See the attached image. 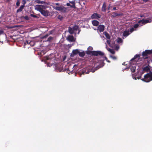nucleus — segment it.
<instances>
[{
  "mask_svg": "<svg viewBox=\"0 0 152 152\" xmlns=\"http://www.w3.org/2000/svg\"><path fill=\"white\" fill-rule=\"evenodd\" d=\"M111 17L115 18L117 16H122L124 15L123 13H116L115 12H111L110 13Z\"/></svg>",
  "mask_w": 152,
  "mask_h": 152,
  "instance_id": "6",
  "label": "nucleus"
},
{
  "mask_svg": "<svg viewBox=\"0 0 152 152\" xmlns=\"http://www.w3.org/2000/svg\"><path fill=\"white\" fill-rule=\"evenodd\" d=\"M108 50L112 54H114L115 53V51L113 49H112L111 48H109L108 49Z\"/></svg>",
  "mask_w": 152,
  "mask_h": 152,
  "instance_id": "28",
  "label": "nucleus"
},
{
  "mask_svg": "<svg viewBox=\"0 0 152 152\" xmlns=\"http://www.w3.org/2000/svg\"><path fill=\"white\" fill-rule=\"evenodd\" d=\"M100 56L103 59L104 58V59L107 62H108V63H110V61L108 60V59L107 57L104 56V55L103 56Z\"/></svg>",
  "mask_w": 152,
  "mask_h": 152,
  "instance_id": "27",
  "label": "nucleus"
},
{
  "mask_svg": "<svg viewBox=\"0 0 152 152\" xmlns=\"http://www.w3.org/2000/svg\"><path fill=\"white\" fill-rule=\"evenodd\" d=\"M53 39V38L51 37H49L47 40V41L50 42Z\"/></svg>",
  "mask_w": 152,
  "mask_h": 152,
  "instance_id": "31",
  "label": "nucleus"
},
{
  "mask_svg": "<svg viewBox=\"0 0 152 152\" xmlns=\"http://www.w3.org/2000/svg\"><path fill=\"white\" fill-rule=\"evenodd\" d=\"M150 50H145L142 53V55L143 57H145L148 55L151 54Z\"/></svg>",
  "mask_w": 152,
  "mask_h": 152,
  "instance_id": "8",
  "label": "nucleus"
},
{
  "mask_svg": "<svg viewBox=\"0 0 152 152\" xmlns=\"http://www.w3.org/2000/svg\"><path fill=\"white\" fill-rule=\"evenodd\" d=\"M56 10L60 11H65V8L64 7H56L55 8Z\"/></svg>",
  "mask_w": 152,
  "mask_h": 152,
  "instance_id": "14",
  "label": "nucleus"
},
{
  "mask_svg": "<svg viewBox=\"0 0 152 152\" xmlns=\"http://www.w3.org/2000/svg\"><path fill=\"white\" fill-rule=\"evenodd\" d=\"M86 53L88 55H90L91 54L94 56H103L104 55V53L100 51H86Z\"/></svg>",
  "mask_w": 152,
  "mask_h": 152,
  "instance_id": "2",
  "label": "nucleus"
},
{
  "mask_svg": "<svg viewBox=\"0 0 152 152\" xmlns=\"http://www.w3.org/2000/svg\"><path fill=\"white\" fill-rule=\"evenodd\" d=\"M7 0V1H9V0Z\"/></svg>",
  "mask_w": 152,
  "mask_h": 152,
  "instance_id": "54",
  "label": "nucleus"
},
{
  "mask_svg": "<svg viewBox=\"0 0 152 152\" xmlns=\"http://www.w3.org/2000/svg\"><path fill=\"white\" fill-rule=\"evenodd\" d=\"M143 1L145 2H146L148 1V0H144Z\"/></svg>",
  "mask_w": 152,
  "mask_h": 152,
  "instance_id": "49",
  "label": "nucleus"
},
{
  "mask_svg": "<svg viewBox=\"0 0 152 152\" xmlns=\"http://www.w3.org/2000/svg\"><path fill=\"white\" fill-rule=\"evenodd\" d=\"M140 54H136L134 56V58H132L131 60L132 61L135 59H136V58H140Z\"/></svg>",
  "mask_w": 152,
  "mask_h": 152,
  "instance_id": "23",
  "label": "nucleus"
},
{
  "mask_svg": "<svg viewBox=\"0 0 152 152\" xmlns=\"http://www.w3.org/2000/svg\"><path fill=\"white\" fill-rule=\"evenodd\" d=\"M117 42L118 43H121L122 42H123L122 40L121 39V38H119V37H118L117 39Z\"/></svg>",
  "mask_w": 152,
  "mask_h": 152,
  "instance_id": "25",
  "label": "nucleus"
},
{
  "mask_svg": "<svg viewBox=\"0 0 152 152\" xmlns=\"http://www.w3.org/2000/svg\"><path fill=\"white\" fill-rule=\"evenodd\" d=\"M110 12V11H109L108 12V13H109V12Z\"/></svg>",
  "mask_w": 152,
  "mask_h": 152,
  "instance_id": "51",
  "label": "nucleus"
},
{
  "mask_svg": "<svg viewBox=\"0 0 152 152\" xmlns=\"http://www.w3.org/2000/svg\"><path fill=\"white\" fill-rule=\"evenodd\" d=\"M55 4L56 5H59V4L58 3H56Z\"/></svg>",
  "mask_w": 152,
  "mask_h": 152,
  "instance_id": "48",
  "label": "nucleus"
},
{
  "mask_svg": "<svg viewBox=\"0 0 152 152\" xmlns=\"http://www.w3.org/2000/svg\"><path fill=\"white\" fill-rule=\"evenodd\" d=\"M20 4V2L18 0L16 3V5L18 7Z\"/></svg>",
  "mask_w": 152,
  "mask_h": 152,
  "instance_id": "38",
  "label": "nucleus"
},
{
  "mask_svg": "<svg viewBox=\"0 0 152 152\" xmlns=\"http://www.w3.org/2000/svg\"><path fill=\"white\" fill-rule=\"evenodd\" d=\"M101 15L97 13H94L91 16V18L92 19H98L100 18Z\"/></svg>",
  "mask_w": 152,
  "mask_h": 152,
  "instance_id": "7",
  "label": "nucleus"
},
{
  "mask_svg": "<svg viewBox=\"0 0 152 152\" xmlns=\"http://www.w3.org/2000/svg\"><path fill=\"white\" fill-rule=\"evenodd\" d=\"M104 29V26L103 25H99L98 27V29L100 32L103 31Z\"/></svg>",
  "mask_w": 152,
  "mask_h": 152,
  "instance_id": "10",
  "label": "nucleus"
},
{
  "mask_svg": "<svg viewBox=\"0 0 152 152\" xmlns=\"http://www.w3.org/2000/svg\"><path fill=\"white\" fill-rule=\"evenodd\" d=\"M151 21L152 20L151 19L148 18L145 20L142 19L141 20H140L138 21V23H141L142 24L144 25L148 23L151 22Z\"/></svg>",
  "mask_w": 152,
  "mask_h": 152,
  "instance_id": "4",
  "label": "nucleus"
},
{
  "mask_svg": "<svg viewBox=\"0 0 152 152\" xmlns=\"http://www.w3.org/2000/svg\"><path fill=\"white\" fill-rule=\"evenodd\" d=\"M92 23L94 26H98L99 23L97 20H93L92 21Z\"/></svg>",
  "mask_w": 152,
  "mask_h": 152,
  "instance_id": "16",
  "label": "nucleus"
},
{
  "mask_svg": "<svg viewBox=\"0 0 152 152\" xmlns=\"http://www.w3.org/2000/svg\"><path fill=\"white\" fill-rule=\"evenodd\" d=\"M26 1L25 0H23L22 1V4H23V5H24L26 4Z\"/></svg>",
  "mask_w": 152,
  "mask_h": 152,
  "instance_id": "36",
  "label": "nucleus"
},
{
  "mask_svg": "<svg viewBox=\"0 0 152 152\" xmlns=\"http://www.w3.org/2000/svg\"><path fill=\"white\" fill-rule=\"evenodd\" d=\"M110 57L111 58H112L114 60H115V59H116V57L115 56H110Z\"/></svg>",
  "mask_w": 152,
  "mask_h": 152,
  "instance_id": "39",
  "label": "nucleus"
},
{
  "mask_svg": "<svg viewBox=\"0 0 152 152\" xmlns=\"http://www.w3.org/2000/svg\"><path fill=\"white\" fill-rule=\"evenodd\" d=\"M107 42L108 44H110V40H107Z\"/></svg>",
  "mask_w": 152,
  "mask_h": 152,
  "instance_id": "44",
  "label": "nucleus"
},
{
  "mask_svg": "<svg viewBox=\"0 0 152 152\" xmlns=\"http://www.w3.org/2000/svg\"><path fill=\"white\" fill-rule=\"evenodd\" d=\"M91 48L92 49H93V48L91 47Z\"/></svg>",
  "mask_w": 152,
  "mask_h": 152,
  "instance_id": "53",
  "label": "nucleus"
},
{
  "mask_svg": "<svg viewBox=\"0 0 152 152\" xmlns=\"http://www.w3.org/2000/svg\"><path fill=\"white\" fill-rule=\"evenodd\" d=\"M134 28L132 27V28H131L130 30V32H131V33H132V32L134 31Z\"/></svg>",
  "mask_w": 152,
  "mask_h": 152,
  "instance_id": "37",
  "label": "nucleus"
},
{
  "mask_svg": "<svg viewBox=\"0 0 152 152\" xmlns=\"http://www.w3.org/2000/svg\"><path fill=\"white\" fill-rule=\"evenodd\" d=\"M79 50L78 49H76L75 50H73L72 51V53L74 55H76L77 54H79Z\"/></svg>",
  "mask_w": 152,
  "mask_h": 152,
  "instance_id": "21",
  "label": "nucleus"
},
{
  "mask_svg": "<svg viewBox=\"0 0 152 152\" xmlns=\"http://www.w3.org/2000/svg\"><path fill=\"white\" fill-rule=\"evenodd\" d=\"M67 39L70 42H73L75 41L73 35H69L67 38Z\"/></svg>",
  "mask_w": 152,
  "mask_h": 152,
  "instance_id": "11",
  "label": "nucleus"
},
{
  "mask_svg": "<svg viewBox=\"0 0 152 152\" xmlns=\"http://www.w3.org/2000/svg\"><path fill=\"white\" fill-rule=\"evenodd\" d=\"M130 34L129 31L125 30L123 33V36L126 37Z\"/></svg>",
  "mask_w": 152,
  "mask_h": 152,
  "instance_id": "15",
  "label": "nucleus"
},
{
  "mask_svg": "<svg viewBox=\"0 0 152 152\" xmlns=\"http://www.w3.org/2000/svg\"><path fill=\"white\" fill-rule=\"evenodd\" d=\"M23 18L26 20H28L29 19V17L27 16H26L23 17Z\"/></svg>",
  "mask_w": 152,
  "mask_h": 152,
  "instance_id": "35",
  "label": "nucleus"
},
{
  "mask_svg": "<svg viewBox=\"0 0 152 152\" xmlns=\"http://www.w3.org/2000/svg\"><path fill=\"white\" fill-rule=\"evenodd\" d=\"M104 59L100 60V64L94 68L95 69V70H96L99 69V68H100L102 67L103 66H104V65L105 64V63L104 62Z\"/></svg>",
  "mask_w": 152,
  "mask_h": 152,
  "instance_id": "5",
  "label": "nucleus"
},
{
  "mask_svg": "<svg viewBox=\"0 0 152 152\" xmlns=\"http://www.w3.org/2000/svg\"><path fill=\"white\" fill-rule=\"evenodd\" d=\"M73 29L74 31H77L78 29V26L77 25H75L73 27Z\"/></svg>",
  "mask_w": 152,
  "mask_h": 152,
  "instance_id": "24",
  "label": "nucleus"
},
{
  "mask_svg": "<svg viewBox=\"0 0 152 152\" xmlns=\"http://www.w3.org/2000/svg\"><path fill=\"white\" fill-rule=\"evenodd\" d=\"M137 65L136 64H133L130 67V69L132 73L135 72Z\"/></svg>",
  "mask_w": 152,
  "mask_h": 152,
  "instance_id": "12",
  "label": "nucleus"
},
{
  "mask_svg": "<svg viewBox=\"0 0 152 152\" xmlns=\"http://www.w3.org/2000/svg\"><path fill=\"white\" fill-rule=\"evenodd\" d=\"M150 51H151V54H152V49L151 50H150Z\"/></svg>",
  "mask_w": 152,
  "mask_h": 152,
  "instance_id": "50",
  "label": "nucleus"
},
{
  "mask_svg": "<svg viewBox=\"0 0 152 152\" xmlns=\"http://www.w3.org/2000/svg\"><path fill=\"white\" fill-rule=\"evenodd\" d=\"M106 3L105 2H104L101 8V11L103 12H105L106 11Z\"/></svg>",
  "mask_w": 152,
  "mask_h": 152,
  "instance_id": "13",
  "label": "nucleus"
},
{
  "mask_svg": "<svg viewBox=\"0 0 152 152\" xmlns=\"http://www.w3.org/2000/svg\"><path fill=\"white\" fill-rule=\"evenodd\" d=\"M149 70V68L148 66H146L143 68V70L145 71H148Z\"/></svg>",
  "mask_w": 152,
  "mask_h": 152,
  "instance_id": "29",
  "label": "nucleus"
},
{
  "mask_svg": "<svg viewBox=\"0 0 152 152\" xmlns=\"http://www.w3.org/2000/svg\"><path fill=\"white\" fill-rule=\"evenodd\" d=\"M25 7V6L24 5H22L19 7V8L17 10L16 12L17 13L21 12L23 9L24 7Z\"/></svg>",
  "mask_w": 152,
  "mask_h": 152,
  "instance_id": "18",
  "label": "nucleus"
},
{
  "mask_svg": "<svg viewBox=\"0 0 152 152\" xmlns=\"http://www.w3.org/2000/svg\"><path fill=\"white\" fill-rule=\"evenodd\" d=\"M113 10H117L116 9V7H114L113 8Z\"/></svg>",
  "mask_w": 152,
  "mask_h": 152,
  "instance_id": "43",
  "label": "nucleus"
},
{
  "mask_svg": "<svg viewBox=\"0 0 152 152\" xmlns=\"http://www.w3.org/2000/svg\"><path fill=\"white\" fill-rule=\"evenodd\" d=\"M48 34H46L45 36H44L43 37V38H44V39H45V38H46L48 37Z\"/></svg>",
  "mask_w": 152,
  "mask_h": 152,
  "instance_id": "40",
  "label": "nucleus"
},
{
  "mask_svg": "<svg viewBox=\"0 0 152 152\" xmlns=\"http://www.w3.org/2000/svg\"><path fill=\"white\" fill-rule=\"evenodd\" d=\"M139 26V24L138 23L136 24L134 26L133 28H137Z\"/></svg>",
  "mask_w": 152,
  "mask_h": 152,
  "instance_id": "33",
  "label": "nucleus"
},
{
  "mask_svg": "<svg viewBox=\"0 0 152 152\" xmlns=\"http://www.w3.org/2000/svg\"><path fill=\"white\" fill-rule=\"evenodd\" d=\"M2 34H3V36L4 37V39H2L1 38V36H0V42H4V40L5 38L6 37V35L4 33V31L3 30H0V35Z\"/></svg>",
  "mask_w": 152,
  "mask_h": 152,
  "instance_id": "9",
  "label": "nucleus"
},
{
  "mask_svg": "<svg viewBox=\"0 0 152 152\" xmlns=\"http://www.w3.org/2000/svg\"><path fill=\"white\" fill-rule=\"evenodd\" d=\"M96 70H95V69L94 68V69H92L91 70V72H92L93 73H94L95 72V71Z\"/></svg>",
  "mask_w": 152,
  "mask_h": 152,
  "instance_id": "45",
  "label": "nucleus"
},
{
  "mask_svg": "<svg viewBox=\"0 0 152 152\" xmlns=\"http://www.w3.org/2000/svg\"><path fill=\"white\" fill-rule=\"evenodd\" d=\"M66 5H67V6H70V4L69 3H67Z\"/></svg>",
  "mask_w": 152,
  "mask_h": 152,
  "instance_id": "47",
  "label": "nucleus"
},
{
  "mask_svg": "<svg viewBox=\"0 0 152 152\" xmlns=\"http://www.w3.org/2000/svg\"><path fill=\"white\" fill-rule=\"evenodd\" d=\"M142 80L146 82H148L152 81V73H147L144 76V78Z\"/></svg>",
  "mask_w": 152,
  "mask_h": 152,
  "instance_id": "3",
  "label": "nucleus"
},
{
  "mask_svg": "<svg viewBox=\"0 0 152 152\" xmlns=\"http://www.w3.org/2000/svg\"><path fill=\"white\" fill-rule=\"evenodd\" d=\"M31 42H29V41H26L24 43L23 46H24V47H25L27 45H29L30 44Z\"/></svg>",
  "mask_w": 152,
  "mask_h": 152,
  "instance_id": "26",
  "label": "nucleus"
},
{
  "mask_svg": "<svg viewBox=\"0 0 152 152\" xmlns=\"http://www.w3.org/2000/svg\"><path fill=\"white\" fill-rule=\"evenodd\" d=\"M143 17V16H141V17Z\"/></svg>",
  "mask_w": 152,
  "mask_h": 152,
  "instance_id": "52",
  "label": "nucleus"
},
{
  "mask_svg": "<svg viewBox=\"0 0 152 152\" xmlns=\"http://www.w3.org/2000/svg\"><path fill=\"white\" fill-rule=\"evenodd\" d=\"M50 59V58L49 57H47L46 58V59L47 60H49Z\"/></svg>",
  "mask_w": 152,
  "mask_h": 152,
  "instance_id": "46",
  "label": "nucleus"
},
{
  "mask_svg": "<svg viewBox=\"0 0 152 152\" xmlns=\"http://www.w3.org/2000/svg\"><path fill=\"white\" fill-rule=\"evenodd\" d=\"M68 30L70 34H73L74 31L73 29V28L69 27L68 28Z\"/></svg>",
  "mask_w": 152,
  "mask_h": 152,
  "instance_id": "19",
  "label": "nucleus"
},
{
  "mask_svg": "<svg viewBox=\"0 0 152 152\" xmlns=\"http://www.w3.org/2000/svg\"><path fill=\"white\" fill-rule=\"evenodd\" d=\"M104 35L106 37V38L108 39H110V37L109 34L107 32H104Z\"/></svg>",
  "mask_w": 152,
  "mask_h": 152,
  "instance_id": "22",
  "label": "nucleus"
},
{
  "mask_svg": "<svg viewBox=\"0 0 152 152\" xmlns=\"http://www.w3.org/2000/svg\"><path fill=\"white\" fill-rule=\"evenodd\" d=\"M35 1L38 3L40 4H42L44 3L43 1H41L40 0H36Z\"/></svg>",
  "mask_w": 152,
  "mask_h": 152,
  "instance_id": "30",
  "label": "nucleus"
},
{
  "mask_svg": "<svg viewBox=\"0 0 152 152\" xmlns=\"http://www.w3.org/2000/svg\"><path fill=\"white\" fill-rule=\"evenodd\" d=\"M111 7V5L110 4H109V6H108V7L107 8V9L108 10H109L110 8Z\"/></svg>",
  "mask_w": 152,
  "mask_h": 152,
  "instance_id": "42",
  "label": "nucleus"
},
{
  "mask_svg": "<svg viewBox=\"0 0 152 152\" xmlns=\"http://www.w3.org/2000/svg\"><path fill=\"white\" fill-rule=\"evenodd\" d=\"M58 18L60 20H61L63 19V17L62 16L59 15L58 16Z\"/></svg>",
  "mask_w": 152,
  "mask_h": 152,
  "instance_id": "32",
  "label": "nucleus"
},
{
  "mask_svg": "<svg viewBox=\"0 0 152 152\" xmlns=\"http://www.w3.org/2000/svg\"><path fill=\"white\" fill-rule=\"evenodd\" d=\"M71 3V2H70ZM72 3H73L74 4V5H73L72 6H71V7L73 8H75V3H74V2H72Z\"/></svg>",
  "mask_w": 152,
  "mask_h": 152,
  "instance_id": "41",
  "label": "nucleus"
},
{
  "mask_svg": "<svg viewBox=\"0 0 152 152\" xmlns=\"http://www.w3.org/2000/svg\"><path fill=\"white\" fill-rule=\"evenodd\" d=\"M89 72V71L88 69H83L82 71V74H82H84L85 73L88 74Z\"/></svg>",
  "mask_w": 152,
  "mask_h": 152,
  "instance_id": "17",
  "label": "nucleus"
},
{
  "mask_svg": "<svg viewBox=\"0 0 152 152\" xmlns=\"http://www.w3.org/2000/svg\"><path fill=\"white\" fill-rule=\"evenodd\" d=\"M85 53L84 51L82 52H79V55L80 57H83L85 56Z\"/></svg>",
  "mask_w": 152,
  "mask_h": 152,
  "instance_id": "20",
  "label": "nucleus"
},
{
  "mask_svg": "<svg viewBox=\"0 0 152 152\" xmlns=\"http://www.w3.org/2000/svg\"><path fill=\"white\" fill-rule=\"evenodd\" d=\"M37 10L39 11L43 15L47 16L48 14V12L47 10H45L46 9V6L44 5H37L36 6Z\"/></svg>",
  "mask_w": 152,
  "mask_h": 152,
  "instance_id": "1",
  "label": "nucleus"
},
{
  "mask_svg": "<svg viewBox=\"0 0 152 152\" xmlns=\"http://www.w3.org/2000/svg\"><path fill=\"white\" fill-rule=\"evenodd\" d=\"M30 16L34 18H38V17L37 15L33 14H31Z\"/></svg>",
  "mask_w": 152,
  "mask_h": 152,
  "instance_id": "34",
  "label": "nucleus"
}]
</instances>
